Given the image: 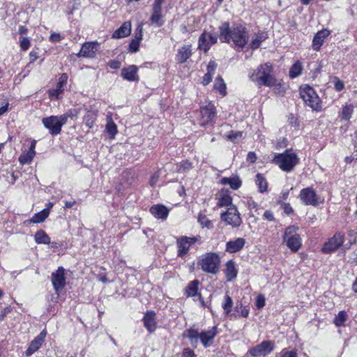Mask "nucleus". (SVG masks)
I'll return each instance as SVG.
<instances>
[{
    "label": "nucleus",
    "instance_id": "obj_51",
    "mask_svg": "<svg viewBox=\"0 0 357 357\" xmlns=\"http://www.w3.org/2000/svg\"><path fill=\"white\" fill-rule=\"evenodd\" d=\"M207 38L211 45H214L218 41V34L214 32H207Z\"/></svg>",
    "mask_w": 357,
    "mask_h": 357
},
{
    "label": "nucleus",
    "instance_id": "obj_39",
    "mask_svg": "<svg viewBox=\"0 0 357 357\" xmlns=\"http://www.w3.org/2000/svg\"><path fill=\"white\" fill-rule=\"evenodd\" d=\"M214 88L218 90L220 94L222 96L226 95V84L223 80V79L218 76L215 80L214 84Z\"/></svg>",
    "mask_w": 357,
    "mask_h": 357
},
{
    "label": "nucleus",
    "instance_id": "obj_27",
    "mask_svg": "<svg viewBox=\"0 0 357 357\" xmlns=\"http://www.w3.org/2000/svg\"><path fill=\"white\" fill-rule=\"evenodd\" d=\"M200 333L193 328L187 329L183 333V337H187L190 340V344L195 348L197 347L198 338H199Z\"/></svg>",
    "mask_w": 357,
    "mask_h": 357
},
{
    "label": "nucleus",
    "instance_id": "obj_37",
    "mask_svg": "<svg viewBox=\"0 0 357 357\" xmlns=\"http://www.w3.org/2000/svg\"><path fill=\"white\" fill-rule=\"evenodd\" d=\"M303 67L302 64L299 61H296L293 64L289 70V77L291 78H295L299 76L302 73Z\"/></svg>",
    "mask_w": 357,
    "mask_h": 357
},
{
    "label": "nucleus",
    "instance_id": "obj_16",
    "mask_svg": "<svg viewBox=\"0 0 357 357\" xmlns=\"http://www.w3.org/2000/svg\"><path fill=\"white\" fill-rule=\"evenodd\" d=\"M245 240L243 238H237L234 241H229L226 243L225 250L229 253L239 252L244 247Z\"/></svg>",
    "mask_w": 357,
    "mask_h": 357
},
{
    "label": "nucleus",
    "instance_id": "obj_36",
    "mask_svg": "<svg viewBox=\"0 0 357 357\" xmlns=\"http://www.w3.org/2000/svg\"><path fill=\"white\" fill-rule=\"evenodd\" d=\"M199 284V282L197 280H195L188 284L185 289V292L188 296H195L197 295Z\"/></svg>",
    "mask_w": 357,
    "mask_h": 357
},
{
    "label": "nucleus",
    "instance_id": "obj_48",
    "mask_svg": "<svg viewBox=\"0 0 357 357\" xmlns=\"http://www.w3.org/2000/svg\"><path fill=\"white\" fill-rule=\"evenodd\" d=\"M165 2V0H154L152 5L151 11H159L162 13V6Z\"/></svg>",
    "mask_w": 357,
    "mask_h": 357
},
{
    "label": "nucleus",
    "instance_id": "obj_40",
    "mask_svg": "<svg viewBox=\"0 0 357 357\" xmlns=\"http://www.w3.org/2000/svg\"><path fill=\"white\" fill-rule=\"evenodd\" d=\"M96 119V114L94 112L87 111L84 117V122L87 127L91 128L93 127Z\"/></svg>",
    "mask_w": 357,
    "mask_h": 357
},
{
    "label": "nucleus",
    "instance_id": "obj_24",
    "mask_svg": "<svg viewBox=\"0 0 357 357\" xmlns=\"http://www.w3.org/2000/svg\"><path fill=\"white\" fill-rule=\"evenodd\" d=\"M68 77L66 73L61 74L56 84V89L50 91V96H54L56 99H59V94L63 93V88L67 83Z\"/></svg>",
    "mask_w": 357,
    "mask_h": 357
},
{
    "label": "nucleus",
    "instance_id": "obj_30",
    "mask_svg": "<svg viewBox=\"0 0 357 357\" xmlns=\"http://www.w3.org/2000/svg\"><path fill=\"white\" fill-rule=\"evenodd\" d=\"M43 343V341H41V339L35 337L30 343L29 347H28L27 350L26 351L25 354L26 356H31L34 352H36L42 345Z\"/></svg>",
    "mask_w": 357,
    "mask_h": 357
},
{
    "label": "nucleus",
    "instance_id": "obj_15",
    "mask_svg": "<svg viewBox=\"0 0 357 357\" xmlns=\"http://www.w3.org/2000/svg\"><path fill=\"white\" fill-rule=\"evenodd\" d=\"M155 313L153 311H148L143 319L144 326L149 333H153L156 329Z\"/></svg>",
    "mask_w": 357,
    "mask_h": 357
},
{
    "label": "nucleus",
    "instance_id": "obj_47",
    "mask_svg": "<svg viewBox=\"0 0 357 357\" xmlns=\"http://www.w3.org/2000/svg\"><path fill=\"white\" fill-rule=\"evenodd\" d=\"M235 309L237 310V311H239L240 313H241V315L243 317H248V314H249V309L245 307V306H243L242 305V303H239V304H236V307H235Z\"/></svg>",
    "mask_w": 357,
    "mask_h": 357
},
{
    "label": "nucleus",
    "instance_id": "obj_53",
    "mask_svg": "<svg viewBox=\"0 0 357 357\" xmlns=\"http://www.w3.org/2000/svg\"><path fill=\"white\" fill-rule=\"evenodd\" d=\"M20 47L23 51L27 50L30 47V40L28 38L24 37L20 41Z\"/></svg>",
    "mask_w": 357,
    "mask_h": 357
},
{
    "label": "nucleus",
    "instance_id": "obj_46",
    "mask_svg": "<svg viewBox=\"0 0 357 357\" xmlns=\"http://www.w3.org/2000/svg\"><path fill=\"white\" fill-rule=\"evenodd\" d=\"M106 129L107 132L112 136H114L117 132V127L116 125L112 121H110L107 123L106 126Z\"/></svg>",
    "mask_w": 357,
    "mask_h": 357
},
{
    "label": "nucleus",
    "instance_id": "obj_3",
    "mask_svg": "<svg viewBox=\"0 0 357 357\" xmlns=\"http://www.w3.org/2000/svg\"><path fill=\"white\" fill-rule=\"evenodd\" d=\"M272 162L284 172H291L299 162V158L292 149H287L282 153H276Z\"/></svg>",
    "mask_w": 357,
    "mask_h": 357
},
{
    "label": "nucleus",
    "instance_id": "obj_33",
    "mask_svg": "<svg viewBox=\"0 0 357 357\" xmlns=\"http://www.w3.org/2000/svg\"><path fill=\"white\" fill-rule=\"evenodd\" d=\"M255 182L260 192L263 193L267 190L268 183L262 174H257Z\"/></svg>",
    "mask_w": 357,
    "mask_h": 357
},
{
    "label": "nucleus",
    "instance_id": "obj_14",
    "mask_svg": "<svg viewBox=\"0 0 357 357\" xmlns=\"http://www.w3.org/2000/svg\"><path fill=\"white\" fill-rule=\"evenodd\" d=\"M138 68L135 65H130L121 70V77L129 82H135L139 80L137 75Z\"/></svg>",
    "mask_w": 357,
    "mask_h": 357
},
{
    "label": "nucleus",
    "instance_id": "obj_44",
    "mask_svg": "<svg viewBox=\"0 0 357 357\" xmlns=\"http://www.w3.org/2000/svg\"><path fill=\"white\" fill-rule=\"evenodd\" d=\"M297 230H298V227L294 225L287 227L286 228V229L284 231V234L283 235V240H286V239L289 238V237L293 236L294 235H298L296 233Z\"/></svg>",
    "mask_w": 357,
    "mask_h": 357
},
{
    "label": "nucleus",
    "instance_id": "obj_2",
    "mask_svg": "<svg viewBox=\"0 0 357 357\" xmlns=\"http://www.w3.org/2000/svg\"><path fill=\"white\" fill-rule=\"evenodd\" d=\"M273 66L270 63L261 64L250 75L252 81L257 82L259 85L273 86L276 84L277 79L273 75Z\"/></svg>",
    "mask_w": 357,
    "mask_h": 357
},
{
    "label": "nucleus",
    "instance_id": "obj_18",
    "mask_svg": "<svg viewBox=\"0 0 357 357\" xmlns=\"http://www.w3.org/2000/svg\"><path fill=\"white\" fill-rule=\"evenodd\" d=\"M217 334V327L213 326L211 330L200 333L199 339L205 348L210 346V342L213 341Z\"/></svg>",
    "mask_w": 357,
    "mask_h": 357
},
{
    "label": "nucleus",
    "instance_id": "obj_21",
    "mask_svg": "<svg viewBox=\"0 0 357 357\" xmlns=\"http://www.w3.org/2000/svg\"><path fill=\"white\" fill-rule=\"evenodd\" d=\"M224 272L227 282H231L237 277L238 269L233 260H229L226 263Z\"/></svg>",
    "mask_w": 357,
    "mask_h": 357
},
{
    "label": "nucleus",
    "instance_id": "obj_42",
    "mask_svg": "<svg viewBox=\"0 0 357 357\" xmlns=\"http://www.w3.org/2000/svg\"><path fill=\"white\" fill-rule=\"evenodd\" d=\"M34 155H33L31 153H29V151L22 153L20 158H19V162L21 165H25V164H30L33 158Z\"/></svg>",
    "mask_w": 357,
    "mask_h": 357
},
{
    "label": "nucleus",
    "instance_id": "obj_1",
    "mask_svg": "<svg viewBox=\"0 0 357 357\" xmlns=\"http://www.w3.org/2000/svg\"><path fill=\"white\" fill-rule=\"evenodd\" d=\"M219 38L222 43L232 42L234 47L243 49L248 42V33L245 26L240 24H234L230 26L229 23L225 22L219 26Z\"/></svg>",
    "mask_w": 357,
    "mask_h": 357
},
{
    "label": "nucleus",
    "instance_id": "obj_20",
    "mask_svg": "<svg viewBox=\"0 0 357 357\" xmlns=\"http://www.w3.org/2000/svg\"><path fill=\"white\" fill-rule=\"evenodd\" d=\"M192 50L190 45H183L178 50L176 60L178 63H184L191 56Z\"/></svg>",
    "mask_w": 357,
    "mask_h": 357
},
{
    "label": "nucleus",
    "instance_id": "obj_29",
    "mask_svg": "<svg viewBox=\"0 0 357 357\" xmlns=\"http://www.w3.org/2000/svg\"><path fill=\"white\" fill-rule=\"evenodd\" d=\"M268 38V34L265 32L258 33L255 37L252 40L250 47L252 50H256L259 47L261 43Z\"/></svg>",
    "mask_w": 357,
    "mask_h": 357
},
{
    "label": "nucleus",
    "instance_id": "obj_8",
    "mask_svg": "<svg viewBox=\"0 0 357 357\" xmlns=\"http://www.w3.org/2000/svg\"><path fill=\"white\" fill-rule=\"evenodd\" d=\"M200 114L201 126H204L208 124H213L216 116L215 106L211 103H208L206 106L201 107Z\"/></svg>",
    "mask_w": 357,
    "mask_h": 357
},
{
    "label": "nucleus",
    "instance_id": "obj_55",
    "mask_svg": "<svg viewBox=\"0 0 357 357\" xmlns=\"http://www.w3.org/2000/svg\"><path fill=\"white\" fill-rule=\"evenodd\" d=\"M344 88V84L339 78L335 77V89L340 92Z\"/></svg>",
    "mask_w": 357,
    "mask_h": 357
},
{
    "label": "nucleus",
    "instance_id": "obj_64",
    "mask_svg": "<svg viewBox=\"0 0 357 357\" xmlns=\"http://www.w3.org/2000/svg\"><path fill=\"white\" fill-rule=\"evenodd\" d=\"M213 75L211 73H206L203 77V81L202 83L204 85H207L210 83V82L212 80Z\"/></svg>",
    "mask_w": 357,
    "mask_h": 357
},
{
    "label": "nucleus",
    "instance_id": "obj_32",
    "mask_svg": "<svg viewBox=\"0 0 357 357\" xmlns=\"http://www.w3.org/2000/svg\"><path fill=\"white\" fill-rule=\"evenodd\" d=\"M211 47V46L207 38V32L204 31L199 38L198 48L201 50H204V52H206Z\"/></svg>",
    "mask_w": 357,
    "mask_h": 357
},
{
    "label": "nucleus",
    "instance_id": "obj_11",
    "mask_svg": "<svg viewBox=\"0 0 357 357\" xmlns=\"http://www.w3.org/2000/svg\"><path fill=\"white\" fill-rule=\"evenodd\" d=\"M344 236L341 233H336L331 238L326 242L322 248L324 253H331L340 247L344 243Z\"/></svg>",
    "mask_w": 357,
    "mask_h": 357
},
{
    "label": "nucleus",
    "instance_id": "obj_60",
    "mask_svg": "<svg viewBox=\"0 0 357 357\" xmlns=\"http://www.w3.org/2000/svg\"><path fill=\"white\" fill-rule=\"evenodd\" d=\"M257 159V155L255 152L250 151L247 155V161L250 163H254Z\"/></svg>",
    "mask_w": 357,
    "mask_h": 357
},
{
    "label": "nucleus",
    "instance_id": "obj_61",
    "mask_svg": "<svg viewBox=\"0 0 357 357\" xmlns=\"http://www.w3.org/2000/svg\"><path fill=\"white\" fill-rule=\"evenodd\" d=\"M263 218L268 221H274L275 218L273 213L271 211H266L263 215Z\"/></svg>",
    "mask_w": 357,
    "mask_h": 357
},
{
    "label": "nucleus",
    "instance_id": "obj_19",
    "mask_svg": "<svg viewBox=\"0 0 357 357\" xmlns=\"http://www.w3.org/2000/svg\"><path fill=\"white\" fill-rule=\"evenodd\" d=\"M330 35V31L328 29H322L318 31L314 36L312 41L313 49L316 51L319 50L323 45L324 40Z\"/></svg>",
    "mask_w": 357,
    "mask_h": 357
},
{
    "label": "nucleus",
    "instance_id": "obj_13",
    "mask_svg": "<svg viewBox=\"0 0 357 357\" xmlns=\"http://www.w3.org/2000/svg\"><path fill=\"white\" fill-rule=\"evenodd\" d=\"M42 122L43 126L49 130L51 135H56L61 132V127L58 126L59 121L56 116L43 118Z\"/></svg>",
    "mask_w": 357,
    "mask_h": 357
},
{
    "label": "nucleus",
    "instance_id": "obj_10",
    "mask_svg": "<svg viewBox=\"0 0 357 357\" xmlns=\"http://www.w3.org/2000/svg\"><path fill=\"white\" fill-rule=\"evenodd\" d=\"M52 282L57 296L59 291L66 286L65 270L62 266L58 268L56 272L52 273Z\"/></svg>",
    "mask_w": 357,
    "mask_h": 357
},
{
    "label": "nucleus",
    "instance_id": "obj_17",
    "mask_svg": "<svg viewBox=\"0 0 357 357\" xmlns=\"http://www.w3.org/2000/svg\"><path fill=\"white\" fill-rule=\"evenodd\" d=\"M149 211L158 219L165 220L169 215V210L162 204L153 205L150 208Z\"/></svg>",
    "mask_w": 357,
    "mask_h": 357
},
{
    "label": "nucleus",
    "instance_id": "obj_35",
    "mask_svg": "<svg viewBox=\"0 0 357 357\" xmlns=\"http://www.w3.org/2000/svg\"><path fill=\"white\" fill-rule=\"evenodd\" d=\"M35 241L38 244H40V243L50 244V238L43 230H39L36 233Z\"/></svg>",
    "mask_w": 357,
    "mask_h": 357
},
{
    "label": "nucleus",
    "instance_id": "obj_23",
    "mask_svg": "<svg viewBox=\"0 0 357 357\" xmlns=\"http://www.w3.org/2000/svg\"><path fill=\"white\" fill-rule=\"evenodd\" d=\"M131 32V23L130 22H125L113 34V38H122L130 34Z\"/></svg>",
    "mask_w": 357,
    "mask_h": 357
},
{
    "label": "nucleus",
    "instance_id": "obj_50",
    "mask_svg": "<svg viewBox=\"0 0 357 357\" xmlns=\"http://www.w3.org/2000/svg\"><path fill=\"white\" fill-rule=\"evenodd\" d=\"M198 222L203 227L209 228L211 225V222L206 218V215H199L198 217Z\"/></svg>",
    "mask_w": 357,
    "mask_h": 357
},
{
    "label": "nucleus",
    "instance_id": "obj_45",
    "mask_svg": "<svg viewBox=\"0 0 357 357\" xmlns=\"http://www.w3.org/2000/svg\"><path fill=\"white\" fill-rule=\"evenodd\" d=\"M275 357H297V352L296 351H289L284 349L280 354H278Z\"/></svg>",
    "mask_w": 357,
    "mask_h": 357
},
{
    "label": "nucleus",
    "instance_id": "obj_7",
    "mask_svg": "<svg viewBox=\"0 0 357 357\" xmlns=\"http://www.w3.org/2000/svg\"><path fill=\"white\" fill-rule=\"evenodd\" d=\"M275 349V344L271 340H265L252 347L249 350L250 354L253 357L265 356L271 354Z\"/></svg>",
    "mask_w": 357,
    "mask_h": 357
},
{
    "label": "nucleus",
    "instance_id": "obj_43",
    "mask_svg": "<svg viewBox=\"0 0 357 357\" xmlns=\"http://www.w3.org/2000/svg\"><path fill=\"white\" fill-rule=\"evenodd\" d=\"M347 313L344 311H340L334 319V324L337 326H342L347 320Z\"/></svg>",
    "mask_w": 357,
    "mask_h": 357
},
{
    "label": "nucleus",
    "instance_id": "obj_22",
    "mask_svg": "<svg viewBox=\"0 0 357 357\" xmlns=\"http://www.w3.org/2000/svg\"><path fill=\"white\" fill-rule=\"evenodd\" d=\"M220 183L222 185H228L232 190H238L242 185V181L238 176H234L231 177H223L220 180Z\"/></svg>",
    "mask_w": 357,
    "mask_h": 357
},
{
    "label": "nucleus",
    "instance_id": "obj_9",
    "mask_svg": "<svg viewBox=\"0 0 357 357\" xmlns=\"http://www.w3.org/2000/svg\"><path fill=\"white\" fill-rule=\"evenodd\" d=\"M221 218L233 227H238L242 222L240 213L235 206H231L226 212L222 213Z\"/></svg>",
    "mask_w": 357,
    "mask_h": 357
},
{
    "label": "nucleus",
    "instance_id": "obj_26",
    "mask_svg": "<svg viewBox=\"0 0 357 357\" xmlns=\"http://www.w3.org/2000/svg\"><path fill=\"white\" fill-rule=\"evenodd\" d=\"M284 241L287 243V247L294 252H297L302 245L299 234L291 236L284 240Z\"/></svg>",
    "mask_w": 357,
    "mask_h": 357
},
{
    "label": "nucleus",
    "instance_id": "obj_59",
    "mask_svg": "<svg viewBox=\"0 0 357 357\" xmlns=\"http://www.w3.org/2000/svg\"><path fill=\"white\" fill-rule=\"evenodd\" d=\"M133 40H137L139 42L142 40V26L141 25L138 26L137 28L135 38Z\"/></svg>",
    "mask_w": 357,
    "mask_h": 357
},
{
    "label": "nucleus",
    "instance_id": "obj_62",
    "mask_svg": "<svg viewBox=\"0 0 357 357\" xmlns=\"http://www.w3.org/2000/svg\"><path fill=\"white\" fill-rule=\"evenodd\" d=\"M57 116V121H59L58 126H60L62 127L64 124L66 123L68 118L65 115V114L61 115V116Z\"/></svg>",
    "mask_w": 357,
    "mask_h": 357
},
{
    "label": "nucleus",
    "instance_id": "obj_57",
    "mask_svg": "<svg viewBox=\"0 0 357 357\" xmlns=\"http://www.w3.org/2000/svg\"><path fill=\"white\" fill-rule=\"evenodd\" d=\"M192 168V163L188 162V161H183L180 166H179V169H178V171H181V169L183 170H188Z\"/></svg>",
    "mask_w": 357,
    "mask_h": 357
},
{
    "label": "nucleus",
    "instance_id": "obj_54",
    "mask_svg": "<svg viewBox=\"0 0 357 357\" xmlns=\"http://www.w3.org/2000/svg\"><path fill=\"white\" fill-rule=\"evenodd\" d=\"M78 110L76 109H70L69 110H68L66 113H65V115L67 116V118H70L72 119H77V116H78Z\"/></svg>",
    "mask_w": 357,
    "mask_h": 357
},
{
    "label": "nucleus",
    "instance_id": "obj_6",
    "mask_svg": "<svg viewBox=\"0 0 357 357\" xmlns=\"http://www.w3.org/2000/svg\"><path fill=\"white\" fill-rule=\"evenodd\" d=\"M198 239L199 238L196 236L188 237L186 236L177 238V256L183 258L188 253L190 248L197 242Z\"/></svg>",
    "mask_w": 357,
    "mask_h": 357
},
{
    "label": "nucleus",
    "instance_id": "obj_56",
    "mask_svg": "<svg viewBox=\"0 0 357 357\" xmlns=\"http://www.w3.org/2000/svg\"><path fill=\"white\" fill-rule=\"evenodd\" d=\"M242 136L241 132H231V134L228 135V139L232 142H235L236 139L241 138Z\"/></svg>",
    "mask_w": 357,
    "mask_h": 357
},
{
    "label": "nucleus",
    "instance_id": "obj_41",
    "mask_svg": "<svg viewBox=\"0 0 357 357\" xmlns=\"http://www.w3.org/2000/svg\"><path fill=\"white\" fill-rule=\"evenodd\" d=\"M233 306V301L229 295H225V302L222 304V308L226 315H229L231 313V307Z\"/></svg>",
    "mask_w": 357,
    "mask_h": 357
},
{
    "label": "nucleus",
    "instance_id": "obj_5",
    "mask_svg": "<svg viewBox=\"0 0 357 357\" xmlns=\"http://www.w3.org/2000/svg\"><path fill=\"white\" fill-rule=\"evenodd\" d=\"M300 96L306 105L311 107L313 110H321V100L312 87L308 85L301 86L300 88Z\"/></svg>",
    "mask_w": 357,
    "mask_h": 357
},
{
    "label": "nucleus",
    "instance_id": "obj_58",
    "mask_svg": "<svg viewBox=\"0 0 357 357\" xmlns=\"http://www.w3.org/2000/svg\"><path fill=\"white\" fill-rule=\"evenodd\" d=\"M216 67L217 65L214 61H210L207 66V73H211V75H213L216 69Z\"/></svg>",
    "mask_w": 357,
    "mask_h": 357
},
{
    "label": "nucleus",
    "instance_id": "obj_4",
    "mask_svg": "<svg viewBox=\"0 0 357 357\" xmlns=\"http://www.w3.org/2000/svg\"><path fill=\"white\" fill-rule=\"evenodd\" d=\"M220 259L215 252H208L202 256L199 262L202 270L207 273L215 275L220 270Z\"/></svg>",
    "mask_w": 357,
    "mask_h": 357
},
{
    "label": "nucleus",
    "instance_id": "obj_49",
    "mask_svg": "<svg viewBox=\"0 0 357 357\" xmlns=\"http://www.w3.org/2000/svg\"><path fill=\"white\" fill-rule=\"evenodd\" d=\"M139 43L137 40H132L129 44V50L132 53L139 51Z\"/></svg>",
    "mask_w": 357,
    "mask_h": 357
},
{
    "label": "nucleus",
    "instance_id": "obj_12",
    "mask_svg": "<svg viewBox=\"0 0 357 357\" xmlns=\"http://www.w3.org/2000/svg\"><path fill=\"white\" fill-rule=\"evenodd\" d=\"M300 198L305 205H318V197L316 192L312 188H306L301 190Z\"/></svg>",
    "mask_w": 357,
    "mask_h": 357
},
{
    "label": "nucleus",
    "instance_id": "obj_28",
    "mask_svg": "<svg viewBox=\"0 0 357 357\" xmlns=\"http://www.w3.org/2000/svg\"><path fill=\"white\" fill-rule=\"evenodd\" d=\"M218 205L219 206H234L232 204V198L228 194V190H222L220 192V197L218 201Z\"/></svg>",
    "mask_w": 357,
    "mask_h": 357
},
{
    "label": "nucleus",
    "instance_id": "obj_63",
    "mask_svg": "<svg viewBox=\"0 0 357 357\" xmlns=\"http://www.w3.org/2000/svg\"><path fill=\"white\" fill-rule=\"evenodd\" d=\"M183 357H195L196 356L195 354V352L189 348H185L183 349Z\"/></svg>",
    "mask_w": 357,
    "mask_h": 357
},
{
    "label": "nucleus",
    "instance_id": "obj_52",
    "mask_svg": "<svg viewBox=\"0 0 357 357\" xmlns=\"http://www.w3.org/2000/svg\"><path fill=\"white\" fill-rule=\"evenodd\" d=\"M266 303L265 298L263 295L260 294L257 297L256 306L258 309H261L264 307Z\"/></svg>",
    "mask_w": 357,
    "mask_h": 357
},
{
    "label": "nucleus",
    "instance_id": "obj_25",
    "mask_svg": "<svg viewBox=\"0 0 357 357\" xmlns=\"http://www.w3.org/2000/svg\"><path fill=\"white\" fill-rule=\"evenodd\" d=\"M95 44L93 43H85L81 47L77 54L78 56L91 58L95 54Z\"/></svg>",
    "mask_w": 357,
    "mask_h": 357
},
{
    "label": "nucleus",
    "instance_id": "obj_38",
    "mask_svg": "<svg viewBox=\"0 0 357 357\" xmlns=\"http://www.w3.org/2000/svg\"><path fill=\"white\" fill-rule=\"evenodd\" d=\"M353 112L354 107L351 105H347L343 107L340 116L342 120H349L351 118Z\"/></svg>",
    "mask_w": 357,
    "mask_h": 357
},
{
    "label": "nucleus",
    "instance_id": "obj_34",
    "mask_svg": "<svg viewBox=\"0 0 357 357\" xmlns=\"http://www.w3.org/2000/svg\"><path fill=\"white\" fill-rule=\"evenodd\" d=\"M49 214V208H45L40 212L34 214V215L31 219V222L33 223L43 222L48 217Z\"/></svg>",
    "mask_w": 357,
    "mask_h": 357
},
{
    "label": "nucleus",
    "instance_id": "obj_31",
    "mask_svg": "<svg viewBox=\"0 0 357 357\" xmlns=\"http://www.w3.org/2000/svg\"><path fill=\"white\" fill-rule=\"evenodd\" d=\"M150 22L151 24H155L158 27L162 26L165 22L162 13L159 11H151Z\"/></svg>",
    "mask_w": 357,
    "mask_h": 357
}]
</instances>
